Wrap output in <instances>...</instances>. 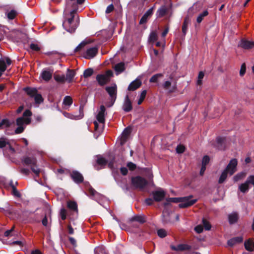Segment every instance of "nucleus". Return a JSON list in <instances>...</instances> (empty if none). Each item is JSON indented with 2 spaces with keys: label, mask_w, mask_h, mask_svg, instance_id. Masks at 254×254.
<instances>
[{
  "label": "nucleus",
  "mask_w": 254,
  "mask_h": 254,
  "mask_svg": "<svg viewBox=\"0 0 254 254\" xmlns=\"http://www.w3.org/2000/svg\"><path fill=\"white\" fill-rule=\"evenodd\" d=\"M120 172L122 175L126 176L128 173V169L127 167H122L120 168Z\"/></svg>",
  "instance_id": "69168bd1"
},
{
  "label": "nucleus",
  "mask_w": 254,
  "mask_h": 254,
  "mask_svg": "<svg viewBox=\"0 0 254 254\" xmlns=\"http://www.w3.org/2000/svg\"><path fill=\"white\" fill-rule=\"evenodd\" d=\"M243 241V237L242 236L234 237L227 242V244L229 246L233 247L236 244H240Z\"/></svg>",
  "instance_id": "aec40b11"
},
{
  "label": "nucleus",
  "mask_w": 254,
  "mask_h": 254,
  "mask_svg": "<svg viewBox=\"0 0 254 254\" xmlns=\"http://www.w3.org/2000/svg\"><path fill=\"white\" fill-rule=\"evenodd\" d=\"M29 47L31 50L35 52H39L41 50L40 47L36 44L31 43L29 45Z\"/></svg>",
  "instance_id": "de8ad7c7"
},
{
  "label": "nucleus",
  "mask_w": 254,
  "mask_h": 254,
  "mask_svg": "<svg viewBox=\"0 0 254 254\" xmlns=\"http://www.w3.org/2000/svg\"><path fill=\"white\" fill-rule=\"evenodd\" d=\"M130 222L133 221H137L141 224H143L145 222V220L143 216L140 215H136L132 218H131L129 220Z\"/></svg>",
  "instance_id": "c85d7f7f"
},
{
  "label": "nucleus",
  "mask_w": 254,
  "mask_h": 254,
  "mask_svg": "<svg viewBox=\"0 0 254 254\" xmlns=\"http://www.w3.org/2000/svg\"><path fill=\"white\" fill-rule=\"evenodd\" d=\"M73 101L71 97L66 96L64 98L63 104L65 105L70 106L72 104Z\"/></svg>",
  "instance_id": "a19ab883"
},
{
  "label": "nucleus",
  "mask_w": 254,
  "mask_h": 254,
  "mask_svg": "<svg viewBox=\"0 0 254 254\" xmlns=\"http://www.w3.org/2000/svg\"><path fill=\"white\" fill-rule=\"evenodd\" d=\"M167 10L165 6H162L159 8L156 12V15L158 17H163L167 13Z\"/></svg>",
  "instance_id": "c756f323"
},
{
  "label": "nucleus",
  "mask_w": 254,
  "mask_h": 254,
  "mask_svg": "<svg viewBox=\"0 0 254 254\" xmlns=\"http://www.w3.org/2000/svg\"><path fill=\"white\" fill-rule=\"evenodd\" d=\"M94 72V70L92 68H88L86 69L83 72V76L84 78H87L90 77Z\"/></svg>",
  "instance_id": "e433bc0d"
},
{
  "label": "nucleus",
  "mask_w": 254,
  "mask_h": 254,
  "mask_svg": "<svg viewBox=\"0 0 254 254\" xmlns=\"http://www.w3.org/2000/svg\"><path fill=\"white\" fill-rule=\"evenodd\" d=\"M75 71L73 69H67L66 73L65 81L68 83H70L72 81L73 79L75 76Z\"/></svg>",
  "instance_id": "4be33fe9"
},
{
  "label": "nucleus",
  "mask_w": 254,
  "mask_h": 254,
  "mask_svg": "<svg viewBox=\"0 0 254 254\" xmlns=\"http://www.w3.org/2000/svg\"><path fill=\"white\" fill-rule=\"evenodd\" d=\"M154 9V6H152L145 12L139 21V24H143L147 22L148 19L153 14Z\"/></svg>",
  "instance_id": "ddd939ff"
},
{
  "label": "nucleus",
  "mask_w": 254,
  "mask_h": 254,
  "mask_svg": "<svg viewBox=\"0 0 254 254\" xmlns=\"http://www.w3.org/2000/svg\"><path fill=\"white\" fill-rule=\"evenodd\" d=\"M115 70L117 72H122L125 70V64L123 62L119 63L115 66Z\"/></svg>",
  "instance_id": "473e14b6"
},
{
  "label": "nucleus",
  "mask_w": 254,
  "mask_h": 254,
  "mask_svg": "<svg viewBox=\"0 0 254 254\" xmlns=\"http://www.w3.org/2000/svg\"><path fill=\"white\" fill-rule=\"evenodd\" d=\"M24 127L23 126H18L15 130V134L21 133L23 132Z\"/></svg>",
  "instance_id": "0e129e2a"
},
{
  "label": "nucleus",
  "mask_w": 254,
  "mask_h": 254,
  "mask_svg": "<svg viewBox=\"0 0 254 254\" xmlns=\"http://www.w3.org/2000/svg\"><path fill=\"white\" fill-rule=\"evenodd\" d=\"M208 14L207 10H204L202 13H200L196 19V21L198 23H200L203 20L204 17Z\"/></svg>",
  "instance_id": "c9c22d12"
},
{
  "label": "nucleus",
  "mask_w": 254,
  "mask_h": 254,
  "mask_svg": "<svg viewBox=\"0 0 254 254\" xmlns=\"http://www.w3.org/2000/svg\"><path fill=\"white\" fill-rule=\"evenodd\" d=\"M246 176V173L244 172H241L236 175H235L233 177V180L235 182H238L243 179H244Z\"/></svg>",
  "instance_id": "7c9ffc66"
},
{
  "label": "nucleus",
  "mask_w": 254,
  "mask_h": 254,
  "mask_svg": "<svg viewBox=\"0 0 254 254\" xmlns=\"http://www.w3.org/2000/svg\"><path fill=\"white\" fill-rule=\"evenodd\" d=\"M22 163L26 166H30L31 171L37 176L40 173V170L37 165V160L33 157L26 156L21 159Z\"/></svg>",
  "instance_id": "7ed1b4c3"
},
{
  "label": "nucleus",
  "mask_w": 254,
  "mask_h": 254,
  "mask_svg": "<svg viewBox=\"0 0 254 254\" xmlns=\"http://www.w3.org/2000/svg\"><path fill=\"white\" fill-rule=\"evenodd\" d=\"M141 85L142 82L141 80L139 79H136L129 84L127 90L129 91H133L139 88Z\"/></svg>",
  "instance_id": "dca6fc26"
},
{
  "label": "nucleus",
  "mask_w": 254,
  "mask_h": 254,
  "mask_svg": "<svg viewBox=\"0 0 254 254\" xmlns=\"http://www.w3.org/2000/svg\"><path fill=\"white\" fill-rule=\"evenodd\" d=\"M162 222L164 224H168L171 222L169 214L163 215Z\"/></svg>",
  "instance_id": "8fccbe9b"
},
{
  "label": "nucleus",
  "mask_w": 254,
  "mask_h": 254,
  "mask_svg": "<svg viewBox=\"0 0 254 254\" xmlns=\"http://www.w3.org/2000/svg\"><path fill=\"white\" fill-rule=\"evenodd\" d=\"M246 71V65L245 63H243L241 66V69L240 70V75L241 76H244L245 74Z\"/></svg>",
  "instance_id": "bf43d9fd"
},
{
  "label": "nucleus",
  "mask_w": 254,
  "mask_h": 254,
  "mask_svg": "<svg viewBox=\"0 0 254 254\" xmlns=\"http://www.w3.org/2000/svg\"><path fill=\"white\" fill-rule=\"evenodd\" d=\"M11 64V60L7 57L0 59V77L2 73L6 70V66Z\"/></svg>",
  "instance_id": "1a4fd4ad"
},
{
  "label": "nucleus",
  "mask_w": 254,
  "mask_h": 254,
  "mask_svg": "<svg viewBox=\"0 0 254 254\" xmlns=\"http://www.w3.org/2000/svg\"><path fill=\"white\" fill-rule=\"evenodd\" d=\"M67 206L69 209L72 211L76 212L78 211L77 204L74 201H68L67 202Z\"/></svg>",
  "instance_id": "bb28decb"
},
{
  "label": "nucleus",
  "mask_w": 254,
  "mask_h": 254,
  "mask_svg": "<svg viewBox=\"0 0 254 254\" xmlns=\"http://www.w3.org/2000/svg\"><path fill=\"white\" fill-rule=\"evenodd\" d=\"M69 176L72 181L77 184H80L84 182V177L81 173L76 170L69 172Z\"/></svg>",
  "instance_id": "0eeeda50"
},
{
  "label": "nucleus",
  "mask_w": 254,
  "mask_h": 254,
  "mask_svg": "<svg viewBox=\"0 0 254 254\" xmlns=\"http://www.w3.org/2000/svg\"><path fill=\"white\" fill-rule=\"evenodd\" d=\"M210 158L207 155H205L202 160V166H206L207 164L209 162Z\"/></svg>",
  "instance_id": "13d9d810"
},
{
  "label": "nucleus",
  "mask_w": 254,
  "mask_h": 254,
  "mask_svg": "<svg viewBox=\"0 0 254 254\" xmlns=\"http://www.w3.org/2000/svg\"><path fill=\"white\" fill-rule=\"evenodd\" d=\"M20 172L25 176H28L30 172V170L28 169L22 168L20 169Z\"/></svg>",
  "instance_id": "774afa93"
},
{
  "label": "nucleus",
  "mask_w": 254,
  "mask_h": 254,
  "mask_svg": "<svg viewBox=\"0 0 254 254\" xmlns=\"http://www.w3.org/2000/svg\"><path fill=\"white\" fill-rule=\"evenodd\" d=\"M53 72V70H44L41 74V76L44 80L48 81L51 79Z\"/></svg>",
  "instance_id": "412c9836"
},
{
  "label": "nucleus",
  "mask_w": 254,
  "mask_h": 254,
  "mask_svg": "<svg viewBox=\"0 0 254 254\" xmlns=\"http://www.w3.org/2000/svg\"><path fill=\"white\" fill-rule=\"evenodd\" d=\"M60 215L63 220H65L67 215L66 210L64 208H62L60 210Z\"/></svg>",
  "instance_id": "3c124183"
},
{
  "label": "nucleus",
  "mask_w": 254,
  "mask_h": 254,
  "mask_svg": "<svg viewBox=\"0 0 254 254\" xmlns=\"http://www.w3.org/2000/svg\"><path fill=\"white\" fill-rule=\"evenodd\" d=\"M238 46L246 50L251 49L254 47V42L242 39L240 41Z\"/></svg>",
  "instance_id": "f8f14e48"
},
{
  "label": "nucleus",
  "mask_w": 254,
  "mask_h": 254,
  "mask_svg": "<svg viewBox=\"0 0 254 254\" xmlns=\"http://www.w3.org/2000/svg\"><path fill=\"white\" fill-rule=\"evenodd\" d=\"M226 137L218 136L216 138V141L212 143L213 147L220 150H224L226 147Z\"/></svg>",
  "instance_id": "423d86ee"
},
{
  "label": "nucleus",
  "mask_w": 254,
  "mask_h": 254,
  "mask_svg": "<svg viewBox=\"0 0 254 254\" xmlns=\"http://www.w3.org/2000/svg\"><path fill=\"white\" fill-rule=\"evenodd\" d=\"M96 79L98 84L102 86L105 85L109 81V79L107 76L103 74H98L96 76Z\"/></svg>",
  "instance_id": "a211bd4d"
},
{
  "label": "nucleus",
  "mask_w": 254,
  "mask_h": 254,
  "mask_svg": "<svg viewBox=\"0 0 254 254\" xmlns=\"http://www.w3.org/2000/svg\"><path fill=\"white\" fill-rule=\"evenodd\" d=\"M12 194L17 197H20L21 196V194L17 190L16 186H12Z\"/></svg>",
  "instance_id": "6e6d98bb"
},
{
  "label": "nucleus",
  "mask_w": 254,
  "mask_h": 254,
  "mask_svg": "<svg viewBox=\"0 0 254 254\" xmlns=\"http://www.w3.org/2000/svg\"><path fill=\"white\" fill-rule=\"evenodd\" d=\"M146 90H144L142 91L140 94V98L139 100H138L137 104L138 105H140L144 100L146 95Z\"/></svg>",
  "instance_id": "c03bdc74"
},
{
  "label": "nucleus",
  "mask_w": 254,
  "mask_h": 254,
  "mask_svg": "<svg viewBox=\"0 0 254 254\" xmlns=\"http://www.w3.org/2000/svg\"><path fill=\"white\" fill-rule=\"evenodd\" d=\"M202 224H203V227L206 230H210L211 228V225L210 223L205 219L203 218L202 219Z\"/></svg>",
  "instance_id": "79ce46f5"
},
{
  "label": "nucleus",
  "mask_w": 254,
  "mask_h": 254,
  "mask_svg": "<svg viewBox=\"0 0 254 254\" xmlns=\"http://www.w3.org/2000/svg\"><path fill=\"white\" fill-rule=\"evenodd\" d=\"M123 109L126 112H129L132 110V102L129 98L128 95H126L123 105Z\"/></svg>",
  "instance_id": "4468645a"
},
{
  "label": "nucleus",
  "mask_w": 254,
  "mask_h": 254,
  "mask_svg": "<svg viewBox=\"0 0 254 254\" xmlns=\"http://www.w3.org/2000/svg\"><path fill=\"white\" fill-rule=\"evenodd\" d=\"M100 110L98 113L96 119L97 121L102 124L105 123V114L106 111L105 107L104 105L100 106Z\"/></svg>",
  "instance_id": "f3484780"
},
{
  "label": "nucleus",
  "mask_w": 254,
  "mask_h": 254,
  "mask_svg": "<svg viewBox=\"0 0 254 254\" xmlns=\"http://www.w3.org/2000/svg\"><path fill=\"white\" fill-rule=\"evenodd\" d=\"M77 9L74 8L69 13L70 17L67 18L63 23L64 28L67 32L72 33L75 32L79 23V18L78 16L75 18V14Z\"/></svg>",
  "instance_id": "f03ea898"
},
{
  "label": "nucleus",
  "mask_w": 254,
  "mask_h": 254,
  "mask_svg": "<svg viewBox=\"0 0 254 254\" xmlns=\"http://www.w3.org/2000/svg\"><path fill=\"white\" fill-rule=\"evenodd\" d=\"M185 147L182 145H179L176 148V151L178 153H182L185 151Z\"/></svg>",
  "instance_id": "680f3d73"
},
{
  "label": "nucleus",
  "mask_w": 254,
  "mask_h": 254,
  "mask_svg": "<svg viewBox=\"0 0 254 254\" xmlns=\"http://www.w3.org/2000/svg\"><path fill=\"white\" fill-rule=\"evenodd\" d=\"M98 49L96 47L90 48L87 50L84 54V58L86 59H91L93 58L98 53Z\"/></svg>",
  "instance_id": "9d476101"
},
{
  "label": "nucleus",
  "mask_w": 254,
  "mask_h": 254,
  "mask_svg": "<svg viewBox=\"0 0 254 254\" xmlns=\"http://www.w3.org/2000/svg\"><path fill=\"white\" fill-rule=\"evenodd\" d=\"M191 248V247L187 244H181L177 245V246H175L173 245L171 246V249L172 250L176 251H180L183 252L185 251H189L190 250Z\"/></svg>",
  "instance_id": "2eb2a0df"
},
{
  "label": "nucleus",
  "mask_w": 254,
  "mask_h": 254,
  "mask_svg": "<svg viewBox=\"0 0 254 254\" xmlns=\"http://www.w3.org/2000/svg\"><path fill=\"white\" fill-rule=\"evenodd\" d=\"M96 162L99 165L104 167L108 163L107 161L102 157H99L97 159Z\"/></svg>",
  "instance_id": "58836bf2"
},
{
  "label": "nucleus",
  "mask_w": 254,
  "mask_h": 254,
  "mask_svg": "<svg viewBox=\"0 0 254 254\" xmlns=\"http://www.w3.org/2000/svg\"><path fill=\"white\" fill-rule=\"evenodd\" d=\"M153 200L156 202L162 201L165 197V192L163 190L152 191Z\"/></svg>",
  "instance_id": "9b49d317"
},
{
  "label": "nucleus",
  "mask_w": 254,
  "mask_h": 254,
  "mask_svg": "<svg viewBox=\"0 0 254 254\" xmlns=\"http://www.w3.org/2000/svg\"><path fill=\"white\" fill-rule=\"evenodd\" d=\"M16 124L18 126H23L24 124V118L23 117H19L16 119Z\"/></svg>",
  "instance_id": "4d7b16f0"
},
{
  "label": "nucleus",
  "mask_w": 254,
  "mask_h": 254,
  "mask_svg": "<svg viewBox=\"0 0 254 254\" xmlns=\"http://www.w3.org/2000/svg\"><path fill=\"white\" fill-rule=\"evenodd\" d=\"M163 77L162 73H157L153 75L149 79V82L151 83H157L159 78Z\"/></svg>",
  "instance_id": "f704fd0d"
},
{
  "label": "nucleus",
  "mask_w": 254,
  "mask_h": 254,
  "mask_svg": "<svg viewBox=\"0 0 254 254\" xmlns=\"http://www.w3.org/2000/svg\"><path fill=\"white\" fill-rule=\"evenodd\" d=\"M131 185L134 189L142 190L148 185V181L145 178L137 176L131 178Z\"/></svg>",
  "instance_id": "39448f33"
},
{
  "label": "nucleus",
  "mask_w": 254,
  "mask_h": 254,
  "mask_svg": "<svg viewBox=\"0 0 254 254\" xmlns=\"http://www.w3.org/2000/svg\"><path fill=\"white\" fill-rule=\"evenodd\" d=\"M54 79L58 83H64L65 81V77L64 74L60 75L55 74L54 75Z\"/></svg>",
  "instance_id": "cd10ccee"
},
{
  "label": "nucleus",
  "mask_w": 254,
  "mask_h": 254,
  "mask_svg": "<svg viewBox=\"0 0 254 254\" xmlns=\"http://www.w3.org/2000/svg\"><path fill=\"white\" fill-rule=\"evenodd\" d=\"M229 173L227 171H225V170H223L222 174H221L220 178L218 180V183L220 184H223L225 181L226 180L228 174Z\"/></svg>",
  "instance_id": "72a5a7b5"
},
{
  "label": "nucleus",
  "mask_w": 254,
  "mask_h": 254,
  "mask_svg": "<svg viewBox=\"0 0 254 254\" xmlns=\"http://www.w3.org/2000/svg\"><path fill=\"white\" fill-rule=\"evenodd\" d=\"M171 85V83L170 81H165L163 84V87L165 90H168L169 89Z\"/></svg>",
  "instance_id": "338daca9"
},
{
  "label": "nucleus",
  "mask_w": 254,
  "mask_h": 254,
  "mask_svg": "<svg viewBox=\"0 0 254 254\" xmlns=\"http://www.w3.org/2000/svg\"><path fill=\"white\" fill-rule=\"evenodd\" d=\"M239 215L237 212H233L228 215L229 222L230 224L236 223L239 219Z\"/></svg>",
  "instance_id": "393cba45"
},
{
  "label": "nucleus",
  "mask_w": 254,
  "mask_h": 254,
  "mask_svg": "<svg viewBox=\"0 0 254 254\" xmlns=\"http://www.w3.org/2000/svg\"><path fill=\"white\" fill-rule=\"evenodd\" d=\"M127 166L128 168V169L131 171H134L137 167L136 164L132 162H127Z\"/></svg>",
  "instance_id": "603ef678"
},
{
  "label": "nucleus",
  "mask_w": 254,
  "mask_h": 254,
  "mask_svg": "<svg viewBox=\"0 0 254 254\" xmlns=\"http://www.w3.org/2000/svg\"><path fill=\"white\" fill-rule=\"evenodd\" d=\"M88 192L91 197H94L98 192L92 187H90L88 189Z\"/></svg>",
  "instance_id": "052dcab7"
},
{
  "label": "nucleus",
  "mask_w": 254,
  "mask_h": 254,
  "mask_svg": "<svg viewBox=\"0 0 254 254\" xmlns=\"http://www.w3.org/2000/svg\"><path fill=\"white\" fill-rule=\"evenodd\" d=\"M12 124V123H11L7 119H2L0 123V128H3L4 127H9L11 126Z\"/></svg>",
  "instance_id": "2f4dec72"
},
{
  "label": "nucleus",
  "mask_w": 254,
  "mask_h": 254,
  "mask_svg": "<svg viewBox=\"0 0 254 254\" xmlns=\"http://www.w3.org/2000/svg\"><path fill=\"white\" fill-rule=\"evenodd\" d=\"M157 40V35L155 32H152L149 36V41L151 42H154Z\"/></svg>",
  "instance_id": "5fc2aeb1"
},
{
  "label": "nucleus",
  "mask_w": 254,
  "mask_h": 254,
  "mask_svg": "<svg viewBox=\"0 0 254 254\" xmlns=\"http://www.w3.org/2000/svg\"><path fill=\"white\" fill-rule=\"evenodd\" d=\"M8 144L9 141L7 138L3 137L0 138V148L6 147Z\"/></svg>",
  "instance_id": "37998d69"
},
{
  "label": "nucleus",
  "mask_w": 254,
  "mask_h": 254,
  "mask_svg": "<svg viewBox=\"0 0 254 254\" xmlns=\"http://www.w3.org/2000/svg\"><path fill=\"white\" fill-rule=\"evenodd\" d=\"M204 76V73L203 71H200L198 73V79L197 81V85H200L202 83V79L203 78Z\"/></svg>",
  "instance_id": "a18cd8bd"
},
{
  "label": "nucleus",
  "mask_w": 254,
  "mask_h": 254,
  "mask_svg": "<svg viewBox=\"0 0 254 254\" xmlns=\"http://www.w3.org/2000/svg\"><path fill=\"white\" fill-rule=\"evenodd\" d=\"M32 115L31 111L29 109H26L23 113V117L29 118Z\"/></svg>",
  "instance_id": "e2e57ef3"
},
{
  "label": "nucleus",
  "mask_w": 254,
  "mask_h": 254,
  "mask_svg": "<svg viewBox=\"0 0 254 254\" xmlns=\"http://www.w3.org/2000/svg\"><path fill=\"white\" fill-rule=\"evenodd\" d=\"M131 131V128L130 127H126L123 132V137L127 138L130 134Z\"/></svg>",
  "instance_id": "49530a36"
},
{
  "label": "nucleus",
  "mask_w": 254,
  "mask_h": 254,
  "mask_svg": "<svg viewBox=\"0 0 254 254\" xmlns=\"http://www.w3.org/2000/svg\"><path fill=\"white\" fill-rule=\"evenodd\" d=\"M23 91L30 97H33L38 92L36 88L26 87L23 88Z\"/></svg>",
  "instance_id": "5701e85b"
},
{
  "label": "nucleus",
  "mask_w": 254,
  "mask_h": 254,
  "mask_svg": "<svg viewBox=\"0 0 254 254\" xmlns=\"http://www.w3.org/2000/svg\"><path fill=\"white\" fill-rule=\"evenodd\" d=\"M190 22V20L189 17L188 16L185 17L182 25V32L184 35L187 33L188 25Z\"/></svg>",
  "instance_id": "a878e982"
},
{
  "label": "nucleus",
  "mask_w": 254,
  "mask_h": 254,
  "mask_svg": "<svg viewBox=\"0 0 254 254\" xmlns=\"http://www.w3.org/2000/svg\"><path fill=\"white\" fill-rule=\"evenodd\" d=\"M244 246L246 250L249 252H253L254 249V242L252 239H249L246 241Z\"/></svg>",
  "instance_id": "b1692460"
},
{
  "label": "nucleus",
  "mask_w": 254,
  "mask_h": 254,
  "mask_svg": "<svg viewBox=\"0 0 254 254\" xmlns=\"http://www.w3.org/2000/svg\"><path fill=\"white\" fill-rule=\"evenodd\" d=\"M105 90L110 96L109 101L107 102L105 104L107 107L110 108L113 106L117 99V85L114 84L112 86H107L105 88Z\"/></svg>",
  "instance_id": "20e7f679"
},
{
  "label": "nucleus",
  "mask_w": 254,
  "mask_h": 254,
  "mask_svg": "<svg viewBox=\"0 0 254 254\" xmlns=\"http://www.w3.org/2000/svg\"><path fill=\"white\" fill-rule=\"evenodd\" d=\"M167 232L163 229H160L157 230V235L161 238L165 237L167 236Z\"/></svg>",
  "instance_id": "09e8293b"
},
{
  "label": "nucleus",
  "mask_w": 254,
  "mask_h": 254,
  "mask_svg": "<svg viewBox=\"0 0 254 254\" xmlns=\"http://www.w3.org/2000/svg\"><path fill=\"white\" fill-rule=\"evenodd\" d=\"M237 165L238 161L237 159H232L224 170L228 172L230 176H232L236 172Z\"/></svg>",
  "instance_id": "6e6552de"
},
{
  "label": "nucleus",
  "mask_w": 254,
  "mask_h": 254,
  "mask_svg": "<svg viewBox=\"0 0 254 254\" xmlns=\"http://www.w3.org/2000/svg\"><path fill=\"white\" fill-rule=\"evenodd\" d=\"M17 15V12L15 10H11L7 14V18L9 19L12 20L14 19Z\"/></svg>",
  "instance_id": "ea45409f"
},
{
  "label": "nucleus",
  "mask_w": 254,
  "mask_h": 254,
  "mask_svg": "<svg viewBox=\"0 0 254 254\" xmlns=\"http://www.w3.org/2000/svg\"><path fill=\"white\" fill-rule=\"evenodd\" d=\"M33 97L34 98L35 102L36 104H39L43 102L44 99L42 95L40 94H39L38 92Z\"/></svg>",
  "instance_id": "4c0bfd02"
},
{
  "label": "nucleus",
  "mask_w": 254,
  "mask_h": 254,
  "mask_svg": "<svg viewBox=\"0 0 254 254\" xmlns=\"http://www.w3.org/2000/svg\"><path fill=\"white\" fill-rule=\"evenodd\" d=\"M250 184V176L247 178L246 181L239 187V190L243 193H245L248 191L250 187L249 185Z\"/></svg>",
  "instance_id": "6ab92c4d"
},
{
  "label": "nucleus",
  "mask_w": 254,
  "mask_h": 254,
  "mask_svg": "<svg viewBox=\"0 0 254 254\" xmlns=\"http://www.w3.org/2000/svg\"><path fill=\"white\" fill-rule=\"evenodd\" d=\"M192 197V195L180 197H170L166 199V201L164 202L163 205L165 207H166L169 205L170 202H180V203L179 204V208H188L193 205L197 201L196 199H191Z\"/></svg>",
  "instance_id": "f257e3e1"
},
{
  "label": "nucleus",
  "mask_w": 254,
  "mask_h": 254,
  "mask_svg": "<svg viewBox=\"0 0 254 254\" xmlns=\"http://www.w3.org/2000/svg\"><path fill=\"white\" fill-rule=\"evenodd\" d=\"M87 44V43L84 41L80 43L74 49V52H79Z\"/></svg>",
  "instance_id": "864d4df0"
}]
</instances>
